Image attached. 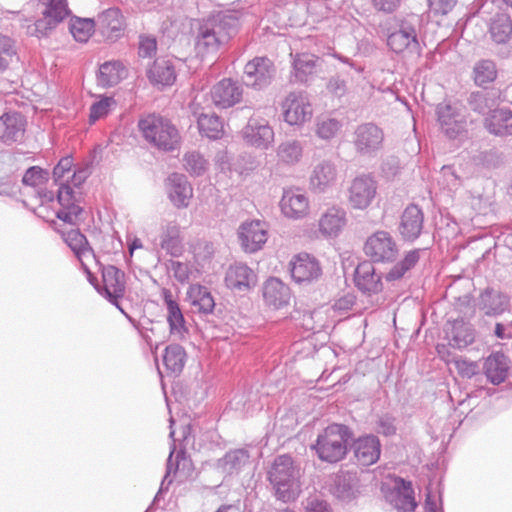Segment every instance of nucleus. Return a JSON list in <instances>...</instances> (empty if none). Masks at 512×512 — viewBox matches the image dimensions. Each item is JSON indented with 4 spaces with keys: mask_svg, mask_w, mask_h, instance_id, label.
I'll list each match as a JSON object with an SVG mask.
<instances>
[{
    "mask_svg": "<svg viewBox=\"0 0 512 512\" xmlns=\"http://www.w3.org/2000/svg\"><path fill=\"white\" fill-rule=\"evenodd\" d=\"M263 299L269 307L281 309L287 306L291 299L290 288L280 279L271 277L263 285Z\"/></svg>",
    "mask_w": 512,
    "mask_h": 512,
    "instance_id": "obj_33",
    "label": "nucleus"
},
{
    "mask_svg": "<svg viewBox=\"0 0 512 512\" xmlns=\"http://www.w3.org/2000/svg\"><path fill=\"white\" fill-rule=\"evenodd\" d=\"M378 184L370 174L356 176L347 190L348 203L352 209H367L377 196Z\"/></svg>",
    "mask_w": 512,
    "mask_h": 512,
    "instance_id": "obj_10",
    "label": "nucleus"
},
{
    "mask_svg": "<svg viewBox=\"0 0 512 512\" xmlns=\"http://www.w3.org/2000/svg\"><path fill=\"white\" fill-rule=\"evenodd\" d=\"M87 274L90 283L95 286L98 293L123 312L119 305V299H121L125 293L124 272L112 265L104 267L102 270V285L94 284L92 274L90 272Z\"/></svg>",
    "mask_w": 512,
    "mask_h": 512,
    "instance_id": "obj_9",
    "label": "nucleus"
},
{
    "mask_svg": "<svg viewBox=\"0 0 512 512\" xmlns=\"http://www.w3.org/2000/svg\"><path fill=\"white\" fill-rule=\"evenodd\" d=\"M183 166L190 175L201 176L207 171L208 161L201 153L191 151L184 155Z\"/></svg>",
    "mask_w": 512,
    "mask_h": 512,
    "instance_id": "obj_52",
    "label": "nucleus"
},
{
    "mask_svg": "<svg viewBox=\"0 0 512 512\" xmlns=\"http://www.w3.org/2000/svg\"><path fill=\"white\" fill-rule=\"evenodd\" d=\"M290 272L293 280L301 284L317 280L322 274V269L314 256L308 253H300L291 260Z\"/></svg>",
    "mask_w": 512,
    "mask_h": 512,
    "instance_id": "obj_19",
    "label": "nucleus"
},
{
    "mask_svg": "<svg viewBox=\"0 0 512 512\" xmlns=\"http://www.w3.org/2000/svg\"><path fill=\"white\" fill-rule=\"evenodd\" d=\"M151 83L161 86H170L176 80L174 64L171 60L158 58L147 71Z\"/></svg>",
    "mask_w": 512,
    "mask_h": 512,
    "instance_id": "obj_36",
    "label": "nucleus"
},
{
    "mask_svg": "<svg viewBox=\"0 0 512 512\" xmlns=\"http://www.w3.org/2000/svg\"><path fill=\"white\" fill-rule=\"evenodd\" d=\"M276 153L280 162L294 165L302 158L303 145L299 140H287L279 144Z\"/></svg>",
    "mask_w": 512,
    "mask_h": 512,
    "instance_id": "obj_47",
    "label": "nucleus"
},
{
    "mask_svg": "<svg viewBox=\"0 0 512 512\" xmlns=\"http://www.w3.org/2000/svg\"><path fill=\"white\" fill-rule=\"evenodd\" d=\"M398 246L392 235L379 230L370 235L364 244V253L372 262H393L398 255Z\"/></svg>",
    "mask_w": 512,
    "mask_h": 512,
    "instance_id": "obj_12",
    "label": "nucleus"
},
{
    "mask_svg": "<svg viewBox=\"0 0 512 512\" xmlns=\"http://www.w3.org/2000/svg\"><path fill=\"white\" fill-rule=\"evenodd\" d=\"M399 485L395 489V495L393 503L398 510L404 512H411L417 506L414 498V491L411 482H407L403 479H399Z\"/></svg>",
    "mask_w": 512,
    "mask_h": 512,
    "instance_id": "obj_45",
    "label": "nucleus"
},
{
    "mask_svg": "<svg viewBox=\"0 0 512 512\" xmlns=\"http://www.w3.org/2000/svg\"><path fill=\"white\" fill-rule=\"evenodd\" d=\"M327 90L336 97H342L347 92L346 81L338 75L333 76L327 83Z\"/></svg>",
    "mask_w": 512,
    "mask_h": 512,
    "instance_id": "obj_62",
    "label": "nucleus"
},
{
    "mask_svg": "<svg viewBox=\"0 0 512 512\" xmlns=\"http://www.w3.org/2000/svg\"><path fill=\"white\" fill-rule=\"evenodd\" d=\"M441 174L449 190H456L461 186V178L456 174L455 170L451 166H443Z\"/></svg>",
    "mask_w": 512,
    "mask_h": 512,
    "instance_id": "obj_60",
    "label": "nucleus"
},
{
    "mask_svg": "<svg viewBox=\"0 0 512 512\" xmlns=\"http://www.w3.org/2000/svg\"><path fill=\"white\" fill-rule=\"evenodd\" d=\"M446 334L449 345L457 349H464L475 340V329L469 322L463 319L451 322Z\"/></svg>",
    "mask_w": 512,
    "mask_h": 512,
    "instance_id": "obj_34",
    "label": "nucleus"
},
{
    "mask_svg": "<svg viewBox=\"0 0 512 512\" xmlns=\"http://www.w3.org/2000/svg\"><path fill=\"white\" fill-rule=\"evenodd\" d=\"M167 190L169 199L175 207H188L193 189L185 175L172 173L167 179Z\"/></svg>",
    "mask_w": 512,
    "mask_h": 512,
    "instance_id": "obj_30",
    "label": "nucleus"
},
{
    "mask_svg": "<svg viewBox=\"0 0 512 512\" xmlns=\"http://www.w3.org/2000/svg\"><path fill=\"white\" fill-rule=\"evenodd\" d=\"M161 298L167 310L166 319L169 325L170 336L176 340L185 339L188 335V328L179 303L176 301L172 291L167 288H162Z\"/></svg>",
    "mask_w": 512,
    "mask_h": 512,
    "instance_id": "obj_18",
    "label": "nucleus"
},
{
    "mask_svg": "<svg viewBox=\"0 0 512 512\" xmlns=\"http://www.w3.org/2000/svg\"><path fill=\"white\" fill-rule=\"evenodd\" d=\"M347 224V214L340 206H331L320 216L318 227L325 237H337Z\"/></svg>",
    "mask_w": 512,
    "mask_h": 512,
    "instance_id": "obj_27",
    "label": "nucleus"
},
{
    "mask_svg": "<svg viewBox=\"0 0 512 512\" xmlns=\"http://www.w3.org/2000/svg\"><path fill=\"white\" fill-rule=\"evenodd\" d=\"M474 81L478 86H485L497 78V68L491 60L478 61L473 69Z\"/></svg>",
    "mask_w": 512,
    "mask_h": 512,
    "instance_id": "obj_50",
    "label": "nucleus"
},
{
    "mask_svg": "<svg viewBox=\"0 0 512 512\" xmlns=\"http://www.w3.org/2000/svg\"><path fill=\"white\" fill-rule=\"evenodd\" d=\"M420 23V17L410 14L399 25V29L392 32L387 38V44L395 53L410 50L419 53L420 45L417 38L416 27Z\"/></svg>",
    "mask_w": 512,
    "mask_h": 512,
    "instance_id": "obj_8",
    "label": "nucleus"
},
{
    "mask_svg": "<svg viewBox=\"0 0 512 512\" xmlns=\"http://www.w3.org/2000/svg\"><path fill=\"white\" fill-rule=\"evenodd\" d=\"M212 103L219 109H227L238 104L243 97V87L231 78H224L210 90Z\"/></svg>",
    "mask_w": 512,
    "mask_h": 512,
    "instance_id": "obj_17",
    "label": "nucleus"
},
{
    "mask_svg": "<svg viewBox=\"0 0 512 512\" xmlns=\"http://www.w3.org/2000/svg\"><path fill=\"white\" fill-rule=\"evenodd\" d=\"M159 245L173 256L181 252L180 227L177 223L169 222L163 227Z\"/></svg>",
    "mask_w": 512,
    "mask_h": 512,
    "instance_id": "obj_43",
    "label": "nucleus"
},
{
    "mask_svg": "<svg viewBox=\"0 0 512 512\" xmlns=\"http://www.w3.org/2000/svg\"><path fill=\"white\" fill-rule=\"evenodd\" d=\"M275 72V66L269 58L255 57L245 65V84L256 90H262L271 84Z\"/></svg>",
    "mask_w": 512,
    "mask_h": 512,
    "instance_id": "obj_15",
    "label": "nucleus"
},
{
    "mask_svg": "<svg viewBox=\"0 0 512 512\" xmlns=\"http://www.w3.org/2000/svg\"><path fill=\"white\" fill-rule=\"evenodd\" d=\"M27 121L19 112H8L0 116V140L5 144L22 142Z\"/></svg>",
    "mask_w": 512,
    "mask_h": 512,
    "instance_id": "obj_22",
    "label": "nucleus"
},
{
    "mask_svg": "<svg viewBox=\"0 0 512 512\" xmlns=\"http://www.w3.org/2000/svg\"><path fill=\"white\" fill-rule=\"evenodd\" d=\"M190 110L197 120L198 129L201 135L209 139H220L224 133V126L221 118L216 114H205L200 112V104L193 101Z\"/></svg>",
    "mask_w": 512,
    "mask_h": 512,
    "instance_id": "obj_29",
    "label": "nucleus"
},
{
    "mask_svg": "<svg viewBox=\"0 0 512 512\" xmlns=\"http://www.w3.org/2000/svg\"><path fill=\"white\" fill-rule=\"evenodd\" d=\"M116 107V100L112 96H101L90 107L89 123L105 118Z\"/></svg>",
    "mask_w": 512,
    "mask_h": 512,
    "instance_id": "obj_53",
    "label": "nucleus"
},
{
    "mask_svg": "<svg viewBox=\"0 0 512 512\" xmlns=\"http://www.w3.org/2000/svg\"><path fill=\"white\" fill-rule=\"evenodd\" d=\"M376 430L385 436H391L396 433L395 419L389 415L381 416L377 422Z\"/></svg>",
    "mask_w": 512,
    "mask_h": 512,
    "instance_id": "obj_63",
    "label": "nucleus"
},
{
    "mask_svg": "<svg viewBox=\"0 0 512 512\" xmlns=\"http://www.w3.org/2000/svg\"><path fill=\"white\" fill-rule=\"evenodd\" d=\"M352 448L357 462L362 466H370L380 458L381 443L375 435L359 437L354 441Z\"/></svg>",
    "mask_w": 512,
    "mask_h": 512,
    "instance_id": "obj_26",
    "label": "nucleus"
},
{
    "mask_svg": "<svg viewBox=\"0 0 512 512\" xmlns=\"http://www.w3.org/2000/svg\"><path fill=\"white\" fill-rule=\"evenodd\" d=\"M226 286L236 291H248L257 284L256 273L246 264L237 262L229 266L225 275Z\"/></svg>",
    "mask_w": 512,
    "mask_h": 512,
    "instance_id": "obj_23",
    "label": "nucleus"
},
{
    "mask_svg": "<svg viewBox=\"0 0 512 512\" xmlns=\"http://www.w3.org/2000/svg\"><path fill=\"white\" fill-rule=\"evenodd\" d=\"M483 125L494 136H512V110L495 108L485 116Z\"/></svg>",
    "mask_w": 512,
    "mask_h": 512,
    "instance_id": "obj_32",
    "label": "nucleus"
},
{
    "mask_svg": "<svg viewBox=\"0 0 512 512\" xmlns=\"http://www.w3.org/2000/svg\"><path fill=\"white\" fill-rule=\"evenodd\" d=\"M14 58H16L14 41L0 34V72L6 70Z\"/></svg>",
    "mask_w": 512,
    "mask_h": 512,
    "instance_id": "obj_55",
    "label": "nucleus"
},
{
    "mask_svg": "<svg viewBox=\"0 0 512 512\" xmlns=\"http://www.w3.org/2000/svg\"><path fill=\"white\" fill-rule=\"evenodd\" d=\"M337 178L336 165L332 161L322 160L312 169L309 178L310 190L314 193H325L336 185Z\"/></svg>",
    "mask_w": 512,
    "mask_h": 512,
    "instance_id": "obj_20",
    "label": "nucleus"
},
{
    "mask_svg": "<svg viewBox=\"0 0 512 512\" xmlns=\"http://www.w3.org/2000/svg\"><path fill=\"white\" fill-rule=\"evenodd\" d=\"M384 132L372 122L362 123L355 128L353 145L362 156H375L383 147Z\"/></svg>",
    "mask_w": 512,
    "mask_h": 512,
    "instance_id": "obj_11",
    "label": "nucleus"
},
{
    "mask_svg": "<svg viewBox=\"0 0 512 512\" xmlns=\"http://www.w3.org/2000/svg\"><path fill=\"white\" fill-rule=\"evenodd\" d=\"M281 107L284 121L291 126H301L313 116L311 100L304 91L290 92Z\"/></svg>",
    "mask_w": 512,
    "mask_h": 512,
    "instance_id": "obj_6",
    "label": "nucleus"
},
{
    "mask_svg": "<svg viewBox=\"0 0 512 512\" xmlns=\"http://www.w3.org/2000/svg\"><path fill=\"white\" fill-rule=\"evenodd\" d=\"M455 367L461 376L467 378L475 376L479 371V367L476 362L463 358L455 360Z\"/></svg>",
    "mask_w": 512,
    "mask_h": 512,
    "instance_id": "obj_58",
    "label": "nucleus"
},
{
    "mask_svg": "<svg viewBox=\"0 0 512 512\" xmlns=\"http://www.w3.org/2000/svg\"><path fill=\"white\" fill-rule=\"evenodd\" d=\"M419 258V249L409 251L400 262L396 263L389 270V272L385 276L386 281L391 282L401 279L407 271L412 269L417 264Z\"/></svg>",
    "mask_w": 512,
    "mask_h": 512,
    "instance_id": "obj_49",
    "label": "nucleus"
},
{
    "mask_svg": "<svg viewBox=\"0 0 512 512\" xmlns=\"http://www.w3.org/2000/svg\"><path fill=\"white\" fill-rule=\"evenodd\" d=\"M354 281L356 287L368 295L377 294L383 290L381 275L375 272L374 265L368 261L356 267Z\"/></svg>",
    "mask_w": 512,
    "mask_h": 512,
    "instance_id": "obj_28",
    "label": "nucleus"
},
{
    "mask_svg": "<svg viewBox=\"0 0 512 512\" xmlns=\"http://www.w3.org/2000/svg\"><path fill=\"white\" fill-rule=\"evenodd\" d=\"M342 126V122L336 118L319 117L316 121L315 133L320 139L330 140L338 134Z\"/></svg>",
    "mask_w": 512,
    "mask_h": 512,
    "instance_id": "obj_51",
    "label": "nucleus"
},
{
    "mask_svg": "<svg viewBox=\"0 0 512 512\" xmlns=\"http://www.w3.org/2000/svg\"><path fill=\"white\" fill-rule=\"evenodd\" d=\"M437 120L442 132L450 139L466 135V119L456 104L442 102L436 108Z\"/></svg>",
    "mask_w": 512,
    "mask_h": 512,
    "instance_id": "obj_13",
    "label": "nucleus"
},
{
    "mask_svg": "<svg viewBox=\"0 0 512 512\" xmlns=\"http://www.w3.org/2000/svg\"><path fill=\"white\" fill-rule=\"evenodd\" d=\"M157 50L156 39L149 36H141L139 41V56L143 58L152 57Z\"/></svg>",
    "mask_w": 512,
    "mask_h": 512,
    "instance_id": "obj_59",
    "label": "nucleus"
},
{
    "mask_svg": "<svg viewBox=\"0 0 512 512\" xmlns=\"http://www.w3.org/2000/svg\"><path fill=\"white\" fill-rule=\"evenodd\" d=\"M299 469L294 466L289 455L275 458L268 472V479L275 490V496L282 502H290L297 498L300 492Z\"/></svg>",
    "mask_w": 512,
    "mask_h": 512,
    "instance_id": "obj_4",
    "label": "nucleus"
},
{
    "mask_svg": "<svg viewBox=\"0 0 512 512\" xmlns=\"http://www.w3.org/2000/svg\"><path fill=\"white\" fill-rule=\"evenodd\" d=\"M305 512H332L329 504L317 496L309 497L306 500Z\"/></svg>",
    "mask_w": 512,
    "mask_h": 512,
    "instance_id": "obj_64",
    "label": "nucleus"
},
{
    "mask_svg": "<svg viewBox=\"0 0 512 512\" xmlns=\"http://www.w3.org/2000/svg\"><path fill=\"white\" fill-rule=\"evenodd\" d=\"M138 130L146 142L158 150L170 152L180 145V134L172 122L159 115L147 114L138 120Z\"/></svg>",
    "mask_w": 512,
    "mask_h": 512,
    "instance_id": "obj_3",
    "label": "nucleus"
},
{
    "mask_svg": "<svg viewBox=\"0 0 512 512\" xmlns=\"http://www.w3.org/2000/svg\"><path fill=\"white\" fill-rule=\"evenodd\" d=\"M167 269L168 272L180 283L188 282L192 272L189 264L175 260L168 262Z\"/></svg>",
    "mask_w": 512,
    "mask_h": 512,
    "instance_id": "obj_57",
    "label": "nucleus"
},
{
    "mask_svg": "<svg viewBox=\"0 0 512 512\" xmlns=\"http://www.w3.org/2000/svg\"><path fill=\"white\" fill-rule=\"evenodd\" d=\"M243 139L249 145L266 150L274 142V131L269 122L258 116H251L242 130Z\"/></svg>",
    "mask_w": 512,
    "mask_h": 512,
    "instance_id": "obj_16",
    "label": "nucleus"
},
{
    "mask_svg": "<svg viewBox=\"0 0 512 512\" xmlns=\"http://www.w3.org/2000/svg\"><path fill=\"white\" fill-rule=\"evenodd\" d=\"M358 480L355 474L343 473L335 479L334 494L342 501H351L357 495Z\"/></svg>",
    "mask_w": 512,
    "mask_h": 512,
    "instance_id": "obj_44",
    "label": "nucleus"
},
{
    "mask_svg": "<svg viewBox=\"0 0 512 512\" xmlns=\"http://www.w3.org/2000/svg\"><path fill=\"white\" fill-rule=\"evenodd\" d=\"M508 304L506 295L493 290H486L480 296L479 306L486 315H499L508 308Z\"/></svg>",
    "mask_w": 512,
    "mask_h": 512,
    "instance_id": "obj_40",
    "label": "nucleus"
},
{
    "mask_svg": "<svg viewBox=\"0 0 512 512\" xmlns=\"http://www.w3.org/2000/svg\"><path fill=\"white\" fill-rule=\"evenodd\" d=\"M63 239L80 261L84 271L89 273L86 260L94 258V254L86 237L78 229H71L63 234Z\"/></svg>",
    "mask_w": 512,
    "mask_h": 512,
    "instance_id": "obj_35",
    "label": "nucleus"
},
{
    "mask_svg": "<svg viewBox=\"0 0 512 512\" xmlns=\"http://www.w3.org/2000/svg\"><path fill=\"white\" fill-rule=\"evenodd\" d=\"M188 298L191 305L200 313L210 314L215 307V301L208 288L201 285H192L188 290Z\"/></svg>",
    "mask_w": 512,
    "mask_h": 512,
    "instance_id": "obj_42",
    "label": "nucleus"
},
{
    "mask_svg": "<svg viewBox=\"0 0 512 512\" xmlns=\"http://www.w3.org/2000/svg\"><path fill=\"white\" fill-rule=\"evenodd\" d=\"M126 69L120 61H107L100 65L97 83L101 87H112L126 77Z\"/></svg>",
    "mask_w": 512,
    "mask_h": 512,
    "instance_id": "obj_38",
    "label": "nucleus"
},
{
    "mask_svg": "<svg viewBox=\"0 0 512 512\" xmlns=\"http://www.w3.org/2000/svg\"><path fill=\"white\" fill-rule=\"evenodd\" d=\"M468 103L471 109L479 114L487 115L494 110L495 100L488 92H473L470 94Z\"/></svg>",
    "mask_w": 512,
    "mask_h": 512,
    "instance_id": "obj_54",
    "label": "nucleus"
},
{
    "mask_svg": "<svg viewBox=\"0 0 512 512\" xmlns=\"http://www.w3.org/2000/svg\"><path fill=\"white\" fill-rule=\"evenodd\" d=\"M309 199L299 190H285L280 200V209L289 219H302L309 213Z\"/></svg>",
    "mask_w": 512,
    "mask_h": 512,
    "instance_id": "obj_24",
    "label": "nucleus"
},
{
    "mask_svg": "<svg viewBox=\"0 0 512 512\" xmlns=\"http://www.w3.org/2000/svg\"><path fill=\"white\" fill-rule=\"evenodd\" d=\"M238 19L233 15L218 14L204 21L198 28L195 38L197 56H215L237 33Z\"/></svg>",
    "mask_w": 512,
    "mask_h": 512,
    "instance_id": "obj_2",
    "label": "nucleus"
},
{
    "mask_svg": "<svg viewBox=\"0 0 512 512\" xmlns=\"http://www.w3.org/2000/svg\"><path fill=\"white\" fill-rule=\"evenodd\" d=\"M96 23L92 18L73 17L69 23V30L77 42L85 43L95 31Z\"/></svg>",
    "mask_w": 512,
    "mask_h": 512,
    "instance_id": "obj_48",
    "label": "nucleus"
},
{
    "mask_svg": "<svg viewBox=\"0 0 512 512\" xmlns=\"http://www.w3.org/2000/svg\"><path fill=\"white\" fill-rule=\"evenodd\" d=\"M237 236L241 248L246 253H255L267 242V224L260 220H246L240 224Z\"/></svg>",
    "mask_w": 512,
    "mask_h": 512,
    "instance_id": "obj_14",
    "label": "nucleus"
},
{
    "mask_svg": "<svg viewBox=\"0 0 512 512\" xmlns=\"http://www.w3.org/2000/svg\"><path fill=\"white\" fill-rule=\"evenodd\" d=\"M509 365L507 357L500 352L491 354L484 363V371L491 383L498 385L507 377Z\"/></svg>",
    "mask_w": 512,
    "mask_h": 512,
    "instance_id": "obj_37",
    "label": "nucleus"
},
{
    "mask_svg": "<svg viewBox=\"0 0 512 512\" xmlns=\"http://www.w3.org/2000/svg\"><path fill=\"white\" fill-rule=\"evenodd\" d=\"M100 33L108 40L118 39L124 29V17L119 8H108L98 14L95 20Z\"/></svg>",
    "mask_w": 512,
    "mask_h": 512,
    "instance_id": "obj_25",
    "label": "nucleus"
},
{
    "mask_svg": "<svg viewBox=\"0 0 512 512\" xmlns=\"http://www.w3.org/2000/svg\"><path fill=\"white\" fill-rule=\"evenodd\" d=\"M350 437L349 429L345 425L332 424L326 427L312 445L320 460L328 463H337L347 454V443Z\"/></svg>",
    "mask_w": 512,
    "mask_h": 512,
    "instance_id": "obj_5",
    "label": "nucleus"
},
{
    "mask_svg": "<svg viewBox=\"0 0 512 512\" xmlns=\"http://www.w3.org/2000/svg\"><path fill=\"white\" fill-rule=\"evenodd\" d=\"M49 172L38 166H32L26 170L22 182L24 185L31 187H39L45 184L48 180Z\"/></svg>",
    "mask_w": 512,
    "mask_h": 512,
    "instance_id": "obj_56",
    "label": "nucleus"
},
{
    "mask_svg": "<svg viewBox=\"0 0 512 512\" xmlns=\"http://www.w3.org/2000/svg\"><path fill=\"white\" fill-rule=\"evenodd\" d=\"M489 32L496 43L507 42L512 35V20L504 12L496 13L490 20Z\"/></svg>",
    "mask_w": 512,
    "mask_h": 512,
    "instance_id": "obj_41",
    "label": "nucleus"
},
{
    "mask_svg": "<svg viewBox=\"0 0 512 512\" xmlns=\"http://www.w3.org/2000/svg\"><path fill=\"white\" fill-rule=\"evenodd\" d=\"M430 10L434 14L446 15L456 5L457 0H427Z\"/></svg>",
    "mask_w": 512,
    "mask_h": 512,
    "instance_id": "obj_61",
    "label": "nucleus"
},
{
    "mask_svg": "<svg viewBox=\"0 0 512 512\" xmlns=\"http://www.w3.org/2000/svg\"><path fill=\"white\" fill-rule=\"evenodd\" d=\"M36 0H31L33 4ZM45 9L42 11L43 18L38 19L34 25L33 30L29 27V33L37 37L46 36L53 30L59 23H61L69 14L67 0H37Z\"/></svg>",
    "mask_w": 512,
    "mask_h": 512,
    "instance_id": "obj_7",
    "label": "nucleus"
},
{
    "mask_svg": "<svg viewBox=\"0 0 512 512\" xmlns=\"http://www.w3.org/2000/svg\"><path fill=\"white\" fill-rule=\"evenodd\" d=\"M186 362V352L178 344H171L165 348L163 363L168 371L174 374L182 372Z\"/></svg>",
    "mask_w": 512,
    "mask_h": 512,
    "instance_id": "obj_46",
    "label": "nucleus"
},
{
    "mask_svg": "<svg viewBox=\"0 0 512 512\" xmlns=\"http://www.w3.org/2000/svg\"><path fill=\"white\" fill-rule=\"evenodd\" d=\"M90 175L88 167H75L73 158L65 156L61 158L53 169V179L59 186L57 199L61 209L57 217L69 224H75L79 219L82 208L79 206L81 199L80 187Z\"/></svg>",
    "mask_w": 512,
    "mask_h": 512,
    "instance_id": "obj_1",
    "label": "nucleus"
},
{
    "mask_svg": "<svg viewBox=\"0 0 512 512\" xmlns=\"http://www.w3.org/2000/svg\"><path fill=\"white\" fill-rule=\"evenodd\" d=\"M424 226V214L422 210L414 204L405 208L398 226L399 234L404 241L413 242L422 233Z\"/></svg>",
    "mask_w": 512,
    "mask_h": 512,
    "instance_id": "obj_21",
    "label": "nucleus"
},
{
    "mask_svg": "<svg viewBox=\"0 0 512 512\" xmlns=\"http://www.w3.org/2000/svg\"><path fill=\"white\" fill-rule=\"evenodd\" d=\"M249 462V453L245 449H236L227 452L224 457L218 459L217 468L225 474L239 472Z\"/></svg>",
    "mask_w": 512,
    "mask_h": 512,
    "instance_id": "obj_39",
    "label": "nucleus"
},
{
    "mask_svg": "<svg viewBox=\"0 0 512 512\" xmlns=\"http://www.w3.org/2000/svg\"><path fill=\"white\" fill-rule=\"evenodd\" d=\"M292 77L295 82L307 83L316 74L319 67V57L310 53H291Z\"/></svg>",
    "mask_w": 512,
    "mask_h": 512,
    "instance_id": "obj_31",
    "label": "nucleus"
}]
</instances>
